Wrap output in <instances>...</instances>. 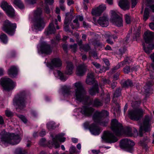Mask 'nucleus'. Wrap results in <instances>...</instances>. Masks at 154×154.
<instances>
[{
    "label": "nucleus",
    "mask_w": 154,
    "mask_h": 154,
    "mask_svg": "<svg viewBox=\"0 0 154 154\" xmlns=\"http://www.w3.org/2000/svg\"><path fill=\"white\" fill-rule=\"evenodd\" d=\"M86 104L88 106H84L82 108L81 112L85 116H89L91 115L94 111V109L88 106L91 105L94 107H98L102 106L103 103L101 101L97 98L91 100H88Z\"/></svg>",
    "instance_id": "f257e3e1"
},
{
    "label": "nucleus",
    "mask_w": 154,
    "mask_h": 154,
    "mask_svg": "<svg viewBox=\"0 0 154 154\" xmlns=\"http://www.w3.org/2000/svg\"><path fill=\"white\" fill-rule=\"evenodd\" d=\"M144 35L145 42L148 45V47H146L144 44H143V48L145 52L149 54L151 50L154 48V32L147 30L145 32Z\"/></svg>",
    "instance_id": "f03ea898"
},
{
    "label": "nucleus",
    "mask_w": 154,
    "mask_h": 154,
    "mask_svg": "<svg viewBox=\"0 0 154 154\" xmlns=\"http://www.w3.org/2000/svg\"><path fill=\"white\" fill-rule=\"evenodd\" d=\"M109 113L106 111L96 112L93 116V119L95 123L105 126L107 125L109 122V119L107 117Z\"/></svg>",
    "instance_id": "7ed1b4c3"
},
{
    "label": "nucleus",
    "mask_w": 154,
    "mask_h": 154,
    "mask_svg": "<svg viewBox=\"0 0 154 154\" xmlns=\"http://www.w3.org/2000/svg\"><path fill=\"white\" fill-rule=\"evenodd\" d=\"M75 91L74 94L75 98L78 101L82 102L86 101V91L83 88L82 84L78 82L74 84Z\"/></svg>",
    "instance_id": "20e7f679"
},
{
    "label": "nucleus",
    "mask_w": 154,
    "mask_h": 154,
    "mask_svg": "<svg viewBox=\"0 0 154 154\" xmlns=\"http://www.w3.org/2000/svg\"><path fill=\"white\" fill-rule=\"evenodd\" d=\"M86 82L87 84L89 85L94 83V86L90 89L89 90L90 94L93 95H95L96 93H98V84L97 82L95 81L93 73L91 72L88 73L86 79Z\"/></svg>",
    "instance_id": "39448f33"
},
{
    "label": "nucleus",
    "mask_w": 154,
    "mask_h": 154,
    "mask_svg": "<svg viewBox=\"0 0 154 154\" xmlns=\"http://www.w3.org/2000/svg\"><path fill=\"white\" fill-rule=\"evenodd\" d=\"M26 92L23 91L14 97L13 100V104L17 109L19 108L22 109L25 106V102L24 98Z\"/></svg>",
    "instance_id": "423d86ee"
},
{
    "label": "nucleus",
    "mask_w": 154,
    "mask_h": 154,
    "mask_svg": "<svg viewBox=\"0 0 154 154\" xmlns=\"http://www.w3.org/2000/svg\"><path fill=\"white\" fill-rule=\"evenodd\" d=\"M152 118L148 116H146L144 118L143 122L140 126V129L139 131V134L141 137L143 134L142 133L143 131L145 132L150 131L151 128V125L152 123Z\"/></svg>",
    "instance_id": "0eeeda50"
},
{
    "label": "nucleus",
    "mask_w": 154,
    "mask_h": 154,
    "mask_svg": "<svg viewBox=\"0 0 154 154\" xmlns=\"http://www.w3.org/2000/svg\"><path fill=\"white\" fill-rule=\"evenodd\" d=\"M42 13L41 8H38L36 10L34 13L35 18L36 20L35 24L36 29L41 30L44 26V23L43 19L40 18V16Z\"/></svg>",
    "instance_id": "6e6552de"
},
{
    "label": "nucleus",
    "mask_w": 154,
    "mask_h": 154,
    "mask_svg": "<svg viewBox=\"0 0 154 154\" xmlns=\"http://www.w3.org/2000/svg\"><path fill=\"white\" fill-rule=\"evenodd\" d=\"M111 128L114 133L117 136L122 135L124 132L122 126L116 119L112 120Z\"/></svg>",
    "instance_id": "1a4fd4ad"
},
{
    "label": "nucleus",
    "mask_w": 154,
    "mask_h": 154,
    "mask_svg": "<svg viewBox=\"0 0 154 154\" xmlns=\"http://www.w3.org/2000/svg\"><path fill=\"white\" fill-rule=\"evenodd\" d=\"M0 84L4 89L7 91L12 90L16 86V83L8 78L1 79L0 80Z\"/></svg>",
    "instance_id": "9d476101"
},
{
    "label": "nucleus",
    "mask_w": 154,
    "mask_h": 154,
    "mask_svg": "<svg viewBox=\"0 0 154 154\" xmlns=\"http://www.w3.org/2000/svg\"><path fill=\"white\" fill-rule=\"evenodd\" d=\"M143 112L142 109H131L128 111V114L129 117L131 120H138L142 116Z\"/></svg>",
    "instance_id": "9b49d317"
},
{
    "label": "nucleus",
    "mask_w": 154,
    "mask_h": 154,
    "mask_svg": "<svg viewBox=\"0 0 154 154\" xmlns=\"http://www.w3.org/2000/svg\"><path fill=\"white\" fill-rule=\"evenodd\" d=\"M118 13L116 11H111V16L110 20L113 24L117 26L120 27L123 25V20L122 18L118 15Z\"/></svg>",
    "instance_id": "f8f14e48"
},
{
    "label": "nucleus",
    "mask_w": 154,
    "mask_h": 154,
    "mask_svg": "<svg viewBox=\"0 0 154 154\" xmlns=\"http://www.w3.org/2000/svg\"><path fill=\"white\" fill-rule=\"evenodd\" d=\"M16 28V24L11 23L8 20H6L4 22L2 29L9 35H12L14 34Z\"/></svg>",
    "instance_id": "ddd939ff"
},
{
    "label": "nucleus",
    "mask_w": 154,
    "mask_h": 154,
    "mask_svg": "<svg viewBox=\"0 0 154 154\" xmlns=\"http://www.w3.org/2000/svg\"><path fill=\"white\" fill-rule=\"evenodd\" d=\"M64 135V134H61L56 135L55 138H53L52 141H49L48 142V144L49 145V146H54L55 148L59 147L60 145L57 142V140H59L61 142H64L65 140V138L62 137Z\"/></svg>",
    "instance_id": "4468645a"
},
{
    "label": "nucleus",
    "mask_w": 154,
    "mask_h": 154,
    "mask_svg": "<svg viewBox=\"0 0 154 154\" xmlns=\"http://www.w3.org/2000/svg\"><path fill=\"white\" fill-rule=\"evenodd\" d=\"M1 6L5 11L8 16L13 17L14 16L15 13L14 9L6 2L5 1L2 2L1 3Z\"/></svg>",
    "instance_id": "2eb2a0df"
},
{
    "label": "nucleus",
    "mask_w": 154,
    "mask_h": 154,
    "mask_svg": "<svg viewBox=\"0 0 154 154\" xmlns=\"http://www.w3.org/2000/svg\"><path fill=\"white\" fill-rule=\"evenodd\" d=\"M102 138L105 141L110 143H115L118 140L117 137L109 131H106L104 133Z\"/></svg>",
    "instance_id": "dca6fc26"
},
{
    "label": "nucleus",
    "mask_w": 154,
    "mask_h": 154,
    "mask_svg": "<svg viewBox=\"0 0 154 154\" xmlns=\"http://www.w3.org/2000/svg\"><path fill=\"white\" fill-rule=\"evenodd\" d=\"M120 145L121 147L125 148L128 151H130L132 150V146L134 145V143L130 140L125 139L121 140Z\"/></svg>",
    "instance_id": "f3484780"
},
{
    "label": "nucleus",
    "mask_w": 154,
    "mask_h": 154,
    "mask_svg": "<svg viewBox=\"0 0 154 154\" xmlns=\"http://www.w3.org/2000/svg\"><path fill=\"white\" fill-rule=\"evenodd\" d=\"M20 136L14 134L12 133L9 135L5 143L14 145L18 144L20 141Z\"/></svg>",
    "instance_id": "a211bd4d"
},
{
    "label": "nucleus",
    "mask_w": 154,
    "mask_h": 154,
    "mask_svg": "<svg viewBox=\"0 0 154 154\" xmlns=\"http://www.w3.org/2000/svg\"><path fill=\"white\" fill-rule=\"evenodd\" d=\"M66 17L64 20V29L66 32L69 31V25L73 17V15L70 13H67L66 14Z\"/></svg>",
    "instance_id": "6ab92c4d"
},
{
    "label": "nucleus",
    "mask_w": 154,
    "mask_h": 154,
    "mask_svg": "<svg viewBox=\"0 0 154 154\" xmlns=\"http://www.w3.org/2000/svg\"><path fill=\"white\" fill-rule=\"evenodd\" d=\"M106 7L105 5L102 4L92 9L91 14L93 15L100 16L106 9Z\"/></svg>",
    "instance_id": "aec40b11"
},
{
    "label": "nucleus",
    "mask_w": 154,
    "mask_h": 154,
    "mask_svg": "<svg viewBox=\"0 0 154 154\" xmlns=\"http://www.w3.org/2000/svg\"><path fill=\"white\" fill-rule=\"evenodd\" d=\"M62 63L61 60L59 58H54L51 61V63L47 64V66L51 69L54 67H59L61 66Z\"/></svg>",
    "instance_id": "412c9836"
},
{
    "label": "nucleus",
    "mask_w": 154,
    "mask_h": 154,
    "mask_svg": "<svg viewBox=\"0 0 154 154\" xmlns=\"http://www.w3.org/2000/svg\"><path fill=\"white\" fill-rule=\"evenodd\" d=\"M40 48L43 53L48 54H50L51 52L50 46L45 42H42L41 43Z\"/></svg>",
    "instance_id": "4be33fe9"
},
{
    "label": "nucleus",
    "mask_w": 154,
    "mask_h": 154,
    "mask_svg": "<svg viewBox=\"0 0 154 154\" xmlns=\"http://www.w3.org/2000/svg\"><path fill=\"white\" fill-rule=\"evenodd\" d=\"M86 66L84 64L79 66L77 67L76 69V74L77 75L79 76L83 75L86 72Z\"/></svg>",
    "instance_id": "5701e85b"
},
{
    "label": "nucleus",
    "mask_w": 154,
    "mask_h": 154,
    "mask_svg": "<svg viewBox=\"0 0 154 154\" xmlns=\"http://www.w3.org/2000/svg\"><path fill=\"white\" fill-rule=\"evenodd\" d=\"M89 128L92 134L94 135H98L100 133L99 128L94 124H91Z\"/></svg>",
    "instance_id": "b1692460"
},
{
    "label": "nucleus",
    "mask_w": 154,
    "mask_h": 154,
    "mask_svg": "<svg viewBox=\"0 0 154 154\" xmlns=\"http://www.w3.org/2000/svg\"><path fill=\"white\" fill-rule=\"evenodd\" d=\"M97 22L102 27H106L109 24L108 19L107 17L106 16L100 17L97 21Z\"/></svg>",
    "instance_id": "393cba45"
},
{
    "label": "nucleus",
    "mask_w": 154,
    "mask_h": 154,
    "mask_svg": "<svg viewBox=\"0 0 154 154\" xmlns=\"http://www.w3.org/2000/svg\"><path fill=\"white\" fill-rule=\"evenodd\" d=\"M54 22L55 24L57 25V21L56 19L54 21H52L51 23H50L47 31V34L55 33L56 29L54 26Z\"/></svg>",
    "instance_id": "a878e982"
},
{
    "label": "nucleus",
    "mask_w": 154,
    "mask_h": 154,
    "mask_svg": "<svg viewBox=\"0 0 154 154\" xmlns=\"http://www.w3.org/2000/svg\"><path fill=\"white\" fill-rule=\"evenodd\" d=\"M74 67L73 64L70 61L67 62L65 71V73L67 75L72 74L73 72Z\"/></svg>",
    "instance_id": "bb28decb"
},
{
    "label": "nucleus",
    "mask_w": 154,
    "mask_h": 154,
    "mask_svg": "<svg viewBox=\"0 0 154 154\" xmlns=\"http://www.w3.org/2000/svg\"><path fill=\"white\" fill-rule=\"evenodd\" d=\"M119 5L122 9L125 10L128 9L129 8V4L127 0H120Z\"/></svg>",
    "instance_id": "cd10ccee"
},
{
    "label": "nucleus",
    "mask_w": 154,
    "mask_h": 154,
    "mask_svg": "<svg viewBox=\"0 0 154 154\" xmlns=\"http://www.w3.org/2000/svg\"><path fill=\"white\" fill-rule=\"evenodd\" d=\"M62 94L65 97L71 95L72 92L70 91L69 88L66 86H63L61 88Z\"/></svg>",
    "instance_id": "c85d7f7f"
},
{
    "label": "nucleus",
    "mask_w": 154,
    "mask_h": 154,
    "mask_svg": "<svg viewBox=\"0 0 154 154\" xmlns=\"http://www.w3.org/2000/svg\"><path fill=\"white\" fill-rule=\"evenodd\" d=\"M78 19H79L80 21H82L83 20V18L82 16H78L73 21V22L75 24L74 25H73L72 23L70 25L71 28L72 29L77 28L79 27V25L78 23Z\"/></svg>",
    "instance_id": "c756f323"
},
{
    "label": "nucleus",
    "mask_w": 154,
    "mask_h": 154,
    "mask_svg": "<svg viewBox=\"0 0 154 154\" xmlns=\"http://www.w3.org/2000/svg\"><path fill=\"white\" fill-rule=\"evenodd\" d=\"M17 69L15 66H12L8 70V74L11 77H14L17 74Z\"/></svg>",
    "instance_id": "7c9ffc66"
},
{
    "label": "nucleus",
    "mask_w": 154,
    "mask_h": 154,
    "mask_svg": "<svg viewBox=\"0 0 154 154\" xmlns=\"http://www.w3.org/2000/svg\"><path fill=\"white\" fill-rule=\"evenodd\" d=\"M54 74L55 77H59V79L62 81H65L67 79L66 77H64L62 73L59 70L54 72Z\"/></svg>",
    "instance_id": "2f4dec72"
},
{
    "label": "nucleus",
    "mask_w": 154,
    "mask_h": 154,
    "mask_svg": "<svg viewBox=\"0 0 154 154\" xmlns=\"http://www.w3.org/2000/svg\"><path fill=\"white\" fill-rule=\"evenodd\" d=\"M129 58H128L124 60L120 63H118L116 66L114 67L112 69L113 71H114L119 69L121 66H122L124 65L128 64L129 62L128 61Z\"/></svg>",
    "instance_id": "473e14b6"
},
{
    "label": "nucleus",
    "mask_w": 154,
    "mask_h": 154,
    "mask_svg": "<svg viewBox=\"0 0 154 154\" xmlns=\"http://www.w3.org/2000/svg\"><path fill=\"white\" fill-rule=\"evenodd\" d=\"M0 134L1 136V137L2 141L6 143L9 135L4 130L0 132Z\"/></svg>",
    "instance_id": "72a5a7b5"
},
{
    "label": "nucleus",
    "mask_w": 154,
    "mask_h": 154,
    "mask_svg": "<svg viewBox=\"0 0 154 154\" xmlns=\"http://www.w3.org/2000/svg\"><path fill=\"white\" fill-rule=\"evenodd\" d=\"M80 46V50L81 51L84 50L85 51H87L90 49V47L88 45H82V41H80L78 43Z\"/></svg>",
    "instance_id": "f704fd0d"
},
{
    "label": "nucleus",
    "mask_w": 154,
    "mask_h": 154,
    "mask_svg": "<svg viewBox=\"0 0 154 154\" xmlns=\"http://www.w3.org/2000/svg\"><path fill=\"white\" fill-rule=\"evenodd\" d=\"M13 3L20 9H23L24 7V5L21 0H14Z\"/></svg>",
    "instance_id": "c9c22d12"
},
{
    "label": "nucleus",
    "mask_w": 154,
    "mask_h": 154,
    "mask_svg": "<svg viewBox=\"0 0 154 154\" xmlns=\"http://www.w3.org/2000/svg\"><path fill=\"white\" fill-rule=\"evenodd\" d=\"M149 9L147 8H145L144 11L143 19L144 21H146L148 18L149 17Z\"/></svg>",
    "instance_id": "e433bc0d"
},
{
    "label": "nucleus",
    "mask_w": 154,
    "mask_h": 154,
    "mask_svg": "<svg viewBox=\"0 0 154 154\" xmlns=\"http://www.w3.org/2000/svg\"><path fill=\"white\" fill-rule=\"evenodd\" d=\"M0 39L4 43L6 44L8 42V38L6 35L4 33H2L0 35Z\"/></svg>",
    "instance_id": "4c0bfd02"
},
{
    "label": "nucleus",
    "mask_w": 154,
    "mask_h": 154,
    "mask_svg": "<svg viewBox=\"0 0 154 154\" xmlns=\"http://www.w3.org/2000/svg\"><path fill=\"white\" fill-rule=\"evenodd\" d=\"M55 124V123L53 122H50L47 124V128L49 130L54 129L56 128Z\"/></svg>",
    "instance_id": "58836bf2"
},
{
    "label": "nucleus",
    "mask_w": 154,
    "mask_h": 154,
    "mask_svg": "<svg viewBox=\"0 0 154 154\" xmlns=\"http://www.w3.org/2000/svg\"><path fill=\"white\" fill-rule=\"evenodd\" d=\"M132 85V83L131 81L128 80L125 82L123 83V86L125 88H127L129 86L131 87Z\"/></svg>",
    "instance_id": "ea45409f"
},
{
    "label": "nucleus",
    "mask_w": 154,
    "mask_h": 154,
    "mask_svg": "<svg viewBox=\"0 0 154 154\" xmlns=\"http://www.w3.org/2000/svg\"><path fill=\"white\" fill-rule=\"evenodd\" d=\"M121 90L120 88H119L117 89L115 92L114 94L113 99L115 97H117L120 95Z\"/></svg>",
    "instance_id": "a19ab883"
},
{
    "label": "nucleus",
    "mask_w": 154,
    "mask_h": 154,
    "mask_svg": "<svg viewBox=\"0 0 154 154\" xmlns=\"http://www.w3.org/2000/svg\"><path fill=\"white\" fill-rule=\"evenodd\" d=\"M133 70V69H130L129 66H127L123 69V71L125 73H128L131 71Z\"/></svg>",
    "instance_id": "79ce46f5"
},
{
    "label": "nucleus",
    "mask_w": 154,
    "mask_h": 154,
    "mask_svg": "<svg viewBox=\"0 0 154 154\" xmlns=\"http://www.w3.org/2000/svg\"><path fill=\"white\" fill-rule=\"evenodd\" d=\"M132 128L130 127L128 128L126 130V133L129 136H132L133 135V134L132 132Z\"/></svg>",
    "instance_id": "37998d69"
},
{
    "label": "nucleus",
    "mask_w": 154,
    "mask_h": 154,
    "mask_svg": "<svg viewBox=\"0 0 154 154\" xmlns=\"http://www.w3.org/2000/svg\"><path fill=\"white\" fill-rule=\"evenodd\" d=\"M107 69V68L106 67H105L104 66H102V67H100L99 69L98 70H97V73L100 72V73H102L103 72H105Z\"/></svg>",
    "instance_id": "c03bdc74"
},
{
    "label": "nucleus",
    "mask_w": 154,
    "mask_h": 154,
    "mask_svg": "<svg viewBox=\"0 0 154 154\" xmlns=\"http://www.w3.org/2000/svg\"><path fill=\"white\" fill-rule=\"evenodd\" d=\"M125 19L126 22L127 24L130 23L131 22V17L130 16L127 14L125 15Z\"/></svg>",
    "instance_id": "a18cd8bd"
},
{
    "label": "nucleus",
    "mask_w": 154,
    "mask_h": 154,
    "mask_svg": "<svg viewBox=\"0 0 154 154\" xmlns=\"http://www.w3.org/2000/svg\"><path fill=\"white\" fill-rule=\"evenodd\" d=\"M5 113L6 116L8 117H11L13 116V113L8 109L6 110Z\"/></svg>",
    "instance_id": "49530a36"
},
{
    "label": "nucleus",
    "mask_w": 154,
    "mask_h": 154,
    "mask_svg": "<svg viewBox=\"0 0 154 154\" xmlns=\"http://www.w3.org/2000/svg\"><path fill=\"white\" fill-rule=\"evenodd\" d=\"M70 48H71L72 50L75 52L77 49V45L76 44H75L73 45H71Z\"/></svg>",
    "instance_id": "de8ad7c7"
},
{
    "label": "nucleus",
    "mask_w": 154,
    "mask_h": 154,
    "mask_svg": "<svg viewBox=\"0 0 154 154\" xmlns=\"http://www.w3.org/2000/svg\"><path fill=\"white\" fill-rule=\"evenodd\" d=\"M15 154H23V151L21 148H17L15 150Z\"/></svg>",
    "instance_id": "09e8293b"
},
{
    "label": "nucleus",
    "mask_w": 154,
    "mask_h": 154,
    "mask_svg": "<svg viewBox=\"0 0 154 154\" xmlns=\"http://www.w3.org/2000/svg\"><path fill=\"white\" fill-rule=\"evenodd\" d=\"M92 63L96 68L97 69L96 70V72H97V70H98L99 69L100 66V65L99 63L95 62H93Z\"/></svg>",
    "instance_id": "8fccbe9b"
},
{
    "label": "nucleus",
    "mask_w": 154,
    "mask_h": 154,
    "mask_svg": "<svg viewBox=\"0 0 154 154\" xmlns=\"http://www.w3.org/2000/svg\"><path fill=\"white\" fill-rule=\"evenodd\" d=\"M69 151L71 153H74L75 152V146H71L69 150Z\"/></svg>",
    "instance_id": "3c124183"
},
{
    "label": "nucleus",
    "mask_w": 154,
    "mask_h": 154,
    "mask_svg": "<svg viewBox=\"0 0 154 154\" xmlns=\"http://www.w3.org/2000/svg\"><path fill=\"white\" fill-rule=\"evenodd\" d=\"M19 118L24 123H26L27 121V119L23 115H20L19 116Z\"/></svg>",
    "instance_id": "603ef678"
},
{
    "label": "nucleus",
    "mask_w": 154,
    "mask_h": 154,
    "mask_svg": "<svg viewBox=\"0 0 154 154\" xmlns=\"http://www.w3.org/2000/svg\"><path fill=\"white\" fill-rule=\"evenodd\" d=\"M137 0H131L132 8H134L137 5Z\"/></svg>",
    "instance_id": "864d4df0"
},
{
    "label": "nucleus",
    "mask_w": 154,
    "mask_h": 154,
    "mask_svg": "<svg viewBox=\"0 0 154 154\" xmlns=\"http://www.w3.org/2000/svg\"><path fill=\"white\" fill-rule=\"evenodd\" d=\"M46 140L45 138H42L39 141V144L41 146H44L45 142Z\"/></svg>",
    "instance_id": "5fc2aeb1"
},
{
    "label": "nucleus",
    "mask_w": 154,
    "mask_h": 154,
    "mask_svg": "<svg viewBox=\"0 0 154 154\" xmlns=\"http://www.w3.org/2000/svg\"><path fill=\"white\" fill-rule=\"evenodd\" d=\"M30 5H33L36 2V0H25Z\"/></svg>",
    "instance_id": "6e6d98bb"
},
{
    "label": "nucleus",
    "mask_w": 154,
    "mask_h": 154,
    "mask_svg": "<svg viewBox=\"0 0 154 154\" xmlns=\"http://www.w3.org/2000/svg\"><path fill=\"white\" fill-rule=\"evenodd\" d=\"M150 57L153 62L151 66L154 69V53L151 55Z\"/></svg>",
    "instance_id": "4d7b16f0"
},
{
    "label": "nucleus",
    "mask_w": 154,
    "mask_h": 154,
    "mask_svg": "<svg viewBox=\"0 0 154 154\" xmlns=\"http://www.w3.org/2000/svg\"><path fill=\"white\" fill-rule=\"evenodd\" d=\"M45 2L47 4L51 5L54 3V0H45Z\"/></svg>",
    "instance_id": "13d9d810"
},
{
    "label": "nucleus",
    "mask_w": 154,
    "mask_h": 154,
    "mask_svg": "<svg viewBox=\"0 0 154 154\" xmlns=\"http://www.w3.org/2000/svg\"><path fill=\"white\" fill-rule=\"evenodd\" d=\"M46 134V132L45 130H42L39 133V135L41 136H43Z\"/></svg>",
    "instance_id": "bf43d9fd"
},
{
    "label": "nucleus",
    "mask_w": 154,
    "mask_h": 154,
    "mask_svg": "<svg viewBox=\"0 0 154 154\" xmlns=\"http://www.w3.org/2000/svg\"><path fill=\"white\" fill-rule=\"evenodd\" d=\"M103 60L106 65L108 66L109 65V63L108 60L106 59H103Z\"/></svg>",
    "instance_id": "052dcab7"
},
{
    "label": "nucleus",
    "mask_w": 154,
    "mask_h": 154,
    "mask_svg": "<svg viewBox=\"0 0 154 154\" xmlns=\"http://www.w3.org/2000/svg\"><path fill=\"white\" fill-rule=\"evenodd\" d=\"M149 26L150 28L152 30H154V23H151L149 24Z\"/></svg>",
    "instance_id": "680f3d73"
},
{
    "label": "nucleus",
    "mask_w": 154,
    "mask_h": 154,
    "mask_svg": "<svg viewBox=\"0 0 154 154\" xmlns=\"http://www.w3.org/2000/svg\"><path fill=\"white\" fill-rule=\"evenodd\" d=\"M91 54L95 59H97L98 58L97 54L96 52H94L91 53Z\"/></svg>",
    "instance_id": "e2e57ef3"
},
{
    "label": "nucleus",
    "mask_w": 154,
    "mask_h": 154,
    "mask_svg": "<svg viewBox=\"0 0 154 154\" xmlns=\"http://www.w3.org/2000/svg\"><path fill=\"white\" fill-rule=\"evenodd\" d=\"M73 3V1L72 0H68L67 4L69 5H70Z\"/></svg>",
    "instance_id": "0e129e2a"
},
{
    "label": "nucleus",
    "mask_w": 154,
    "mask_h": 154,
    "mask_svg": "<svg viewBox=\"0 0 154 154\" xmlns=\"http://www.w3.org/2000/svg\"><path fill=\"white\" fill-rule=\"evenodd\" d=\"M4 122V121L2 117L0 116V124H3Z\"/></svg>",
    "instance_id": "69168bd1"
},
{
    "label": "nucleus",
    "mask_w": 154,
    "mask_h": 154,
    "mask_svg": "<svg viewBox=\"0 0 154 154\" xmlns=\"http://www.w3.org/2000/svg\"><path fill=\"white\" fill-rule=\"evenodd\" d=\"M45 12L47 14H49L50 12V11L49 8L48 7H46L45 9Z\"/></svg>",
    "instance_id": "338daca9"
},
{
    "label": "nucleus",
    "mask_w": 154,
    "mask_h": 154,
    "mask_svg": "<svg viewBox=\"0 0 154 154\" xmlns=\"http://www.w3.org/2000/svg\"><path fill=\"white\" fill-rule=\"evenodd\" d=\"M103 82L104 83L106 84H109V81L108 80L106 79H104L103 80Z\"/></svg>",
    "instance_id": "774afa93"
}]
</instances>
